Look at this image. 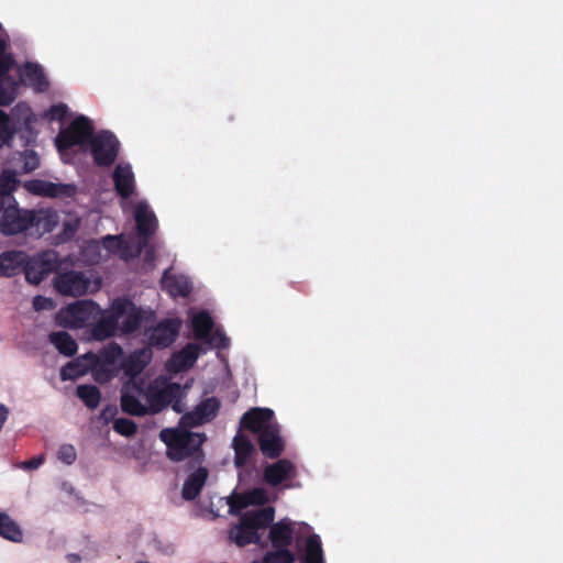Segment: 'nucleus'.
Instances as JSON below:
<instances>
[{"label": "nucleus", "mask_w": 563, "mask_h": 563, "mask_svg": "<svg viewBox=\"0 0 563 563\" xmlns=\"http://www.w3.org/2000/svg\"><path fill=\"white\" fill-rule=\"evenodd\" d=\"M21 108H22L21 103L16 104V107H15V109H21Z\"/></svg>", "instance_id": "680f3d73"}, {"label": "nucleus", "mask_w": 563, "mask_h": 563, "mask_svg": "<svg viewBox=\"0 0 563 563\" xmlns=\"http://www.w3.org/2000/svg\"><path fill=\"white\" fill-rule=\"evenodd\" d=\"M25 76L40 91H44L48 87L43 68L38 64L26 63Z\"/></svg>", "instance_id": "4c0bfd02"}, {"label": "nucleus", "mask_w": 563, "mask_h": 563, "mask_svg": "<svg viewBox=\"0 0 563 563\" xmlns=\"http://www.w3.org/2000/svg\"><path fill=\"white\" fill-rule=\"evenodd\" d=\"M44 463V456L43 455H36L32 459L22 462L21 467L24 470H36Z\"/></svg>", "instance_id": "864d4df0"}, {"label": "nucleus", "mask_w": 563, "mask_h": 563, "mask_svg": "<svg viewBox=\"0 0 563 563\" xmlns=\"http://www.w3.org/2000/svg\"><path fill=\"white\" fill-rule=\"evenodd\" d=\"M0 536L11 542H21L23 532L15 520L0 511Z\"/></svg>", "instance_id": "7c9ffc66"}, {"label": "nucleus", "mask_w": 563, "mask_h": 563, "mask_svg": "<svg viewBox=\"0 0 563 563\" xmlns=\"http://www.w3.org/2000/svg\"><path fill=\"white\" fill-rule=\"evenodd\" d=\"M11 162L19 174H29L40 167L41 159L34 150L24 148L21 152L13 153Z\"/></svg>", "instance_id": "4be33fe9"}, {"label": "nucleus", "mask_w": 563, "mask_h": 563, "mask_svg": "<svg viewBox=\"0 0 563 563\" xmlns=\"http://www.w3.org/2000/svg\"><path fill=\"white\" fill-rule=\"evenodd\" d=\"M246 523V519L242 516L240 525L231 531V538L239 547L255 543L258 540V533L255 529H251Z\"/></svg>", "instance_id": "2f4dec72"}, {"label": "nucleus", "mask_w": 563, "mask_h": 563, "mask_svg": "<svg viewBox=\"0 0 563 563\" xmlns=\"http://www.w3.org/2000/svg\"><path fill=\"white\" fill-rule=\"evenodd\" d=\"M92 122L84 115L76 118L68 128L62 130L56 137V146L59 152L67 151L76 145H82L93 137Z\"/></svg>", "instance_id": "20e7f679"}, {"label": "nucleus", "mask_w": 563, "mask_h": 563, "mask_svg": "<svg viewBox=\"0 0 563 563\" xmlns=\"http://www.w3.org/2000/svg\"><path fill=\"white\" fill-rule=\"evenodd\" d=\"M16 174H19L16 169H4L0 174V198L12 196V191H14L18 186Z\"/></svg>", "instance_id": "ea45409f"}, {"label": "nucleus", "mask_w": 563, "mask_h": 563, "mask_svg": "<svg viewBox=\"0 0 563 563\" xmlns=\"http://www.w3.org/2000/svg\"><path fill=\"white\" fill-rule=\"evenodd\" d=\"M208 341L216 349H228L230 345V339L221 330L210 333Z\"/></svg>", "instance_id": "09e8293b"}, {"label": "nucleus", "mask_w": 563, "mask_h": 563, "mask_svg": "<svg viewBox=\"0 0 563 563\" xmlns=\"http://www.w3.org/2000/svg\"><path fill=\"white\" fill-rule=\"evenodd\" d=\"M67 114L68 107L64 103L53 104L46 113L47 118L52 121H62L67 117Z\"/></svg>", "instance_id": "8fccbe9b"}, {"label": "nucleus", "mask_w": 563, "mask_h": 563, "mask_svg": "<svg viewBox=\"0 0 563 563\" xmlns=\"http://www.w3.org/2000/svg\"><path fill=\"white\" fill-rule=\"evenodd\" d=\"M275 551L267 552L264 556V563H294L295 555L288 549L274 548Z\"/></svg>", "instance_id": "37998d69"}, {"label": "nucleus", "mask_w": 563, "mask_h": 563, "mask_svg": "<svg viewBox=\"0 0 563 563\" xmlns=\"http://www.w3.org/2000/svg\"><path fill=\"white\" fill-rule=\"evenodd\" d=\"M200 354V347L196 343H188L178 353L174 354L167 363V368L173 372H180L190 368Z\"/></svg>", "instance_id": "a211bd4d"}, {"label": "nucleus", "mask_w": 563, "mask_h": 563, "mask_svg": "<svg viewBox=\"0 0 563 563\" xmlns=\"http://www.w3.org/2000/svg\"><path fill=\"white\" fill-rule=\"evenodd\" d=\"M185 390L178 383L165 382L162 387L151 385L146 393L151 415L161 412L166 407L170 406L177 413L185 411Z\"/></svg>", "instance_id": "f03ea898"}, {"label": "nucleus", "mask_w": 563, "mask_h": 563, "mask_svg": "<svg viewBox=\"0 0 563 563\" xmlns=\"http://www.w3.org/2000/svg\"><path fill=\"white\" fill-rule=\"evenodd\" d=\"M135 563H150V562H146V561H139V562H135Z\"/></svg>", "instance_id": "e2e57ef3"}, {"label": "nucleus", "mask_w": 563, "mask_h": 563, "mask_svg": "<svg viewBox=\"0 0 563 563\" xmlns=\"http://www.w3.org/2000/svg\"><path fill=\"white\" fill-rule=\"evenodd\" d=\"M250 505H249V503H246L245 493L238 495L235 497V499L233 500V503L230 504V508L232 510L233 509L242 510L244 508H247Z\"/></svg>", "instance_id": "5fc2aeb1"}, {"label": "nucleus", "mask_w": 563, "mask_h": 563, "mask_svg": "<svg viewBox=\"0 0 563 563\" xmlns=\"http://www.w3.org/2000/svg\"><path fill=\"white\" fill-rule=\"evenodd\" d=\"M133 389L136 394L142 393V388L137 384L125 385L121 391V409L123 412L135 416L143 417L145 415H151L150 407L143 405L140 399L130 390Z\"/></svg>", "instance_id": "2eb2a0df"}, {"label": "nucleus", "mask_w": 563, "mask_h": 563, "mask_svg": "<svg viewBox=\"0 0 563 563\" xmlns=\"http://www.w3.org/2000/svg\"><path fill=\"white\" fill-rule=\"evenodd\" d=\"M30 210L21 209L13 196L0 198V233L4 236L26 232L32 223Z\"/></svg>", "instance_id": "7ed1b4c3"}, {"label": "nucleus", "mask_w": 563, "mask_h": 563, "mask_svg": "<svg viewBox=\"0 0 563 563\" xmlns=\"http://www.w3.org/2000/svg\"><path fill=\"white\" fill-rule=\"evenodd\" d=\"M55 289L65 296L78 297L86 294L89 279L81 272H66L54 279Z\"/></svg>", "instance_id": "6e6552de"}, {"label": "nucleus", "mask_w": 563, "mask_h": 563, "mask_svg": "<svg viewBox=\"0 0 563 563\" xmlns=\"http://www.w3.org/2000/svg\"><path fill=\"white\" fill-rule=\"evenodd\" d=\"M123 301H113L108 314H102L100 320L92 324L90 329L91 338L97 341H103L114 335L119 321L122 319Z\"/></svg>", "instance_id": "0eeeda50"}, {"label": "nucleus", "mask_w": 563, "mask_h": 563, "mask_svg": "<svg viewBox=\"0 0 563 563\" xmlns=\"http://www.w3.org/2000/svg\"><path fill=\"white\" fill-rule=\"evenodd\" d=\"M13 65V58L11 55L5 54V51L0 52V79H4L7 73Z\"/></svg>", "instance_id": "603ef678"}, {"label": "nucleus", "mask_w": 563, "mask_h": 563, "mask_svg": "<svg viewBox=\"0 0 563 563\" xmlns=\"http://www.w3.org/2000/svg\"><path fill=\"white\" fill-rule=\"evenodd\" d=\"M275 510L273 507H266L262 508L255 511H249L243 515V517L246 519V523L250 525L251 529H255L256 531L258 529H264L274 520Z\"/></svg>", "instance_id": "cd10ccee"}, {"label": "nucleus", "mask_w": 563, "mask_h": 563, "mask_svg": "<svg viewBox=\"0 0 563 563\" xmlns=\"http://www.w3.org/2000/svg\"><path fill=\"white\" fill-rule=\"evenodd\" d=\"M25 188L33 195L55 198L62 194V185L43 179H33L25 183Z\"/></svg>", "instance_id": "c85d7f7f"}, {"label": "nucleus", "mask_w": 563, "mask_h": 563, "mask_svg": "<svg viewBox=\"0 0 563 563\" xmlns=\"http://www.w3.org/2000/svg\"><path fill=\"white\" fill-rule=\"evenodd\" d=\"M196 470L186 478L181 496L185 500H194L200 494L208 478V470L200 465H196Z\"/></svg>", "instance_id": "6ab92c4d"}, {"label": "nucleus", "mask_w": 563, "mask_h": 563, "mask_svg": "<svg viewBox=\"0 0 563 563\" xmlns=\"http://www.w3.org/2000/svg\"><path fill=\"white\" fill-rule=\"evenodd\" d=\"M151 238H141L139 241V245L135 250V253L133 256H139L141 253H143V261L144 264L148 266H154V262L156 258V251L155 246L150 242Z\"/></svg>", "instance_id": "79ce46f5"}, {"label": "nucleus", "mask_w": 563, "mask_h": 563, "mask_svg": "<svg viewBox=\"0 0 563 563\" xmlns=\"http://www.w3.org/2000/svg\"><path fill=\"white\" fill-rule=\"evenodd\" d=\"M9 413V408L5 405L0 404V431L2 430L3 424L8 420Z\"/></svg>", "instance_id": "6e6d98bb"}, {"label": "nucleus", "mask_w": 563, "mask_h": 563, "mask_svg": "<svg viewBox=\"0 0 563 563\" xmlns=\"http://www.w3.org/2000/svg\"><path fill=\"white\" fill-rule=\"evenodd\" d=\"M178 319H165L157 323L148 334V342L152 346L164 349L175 342L180 329Z\"/></svg>", "instance_id": "1a4fd4ad"}, {"label": "nucleus", "mask_w": 563, "mask_h": 563, "mask_svg": "<svg viewBox=\"0 0 563 563\" xmlns=\"http://www.w3.org/2000/svg\"><path fill=\"white\" fill-rule=\"evenodd\" d=\"M159 439L166 445V456L169 461L178 463L189 460V470L205 462L202 450L207 440L205 433L180 428H165L159 432Z\"/></svg>", "instance_id": "f257e3e1"}, {"label": "nucleus", "mask_w": 563, "mask_h": 563, "mask_svg": "<svg viewBox=\"0 0 563 563\" xmlns=\"http://www.w3.org/2000/svg\"><path fill=\"white\" fill-rule=\"evenodd\" d=\"M152 354L147 349H140L131 353L123 362L125 374L136 376L141 374L151 362Z\"/></svg>", "instance_id": "a878e982"}, {"label": "nucleus", "mask_w": 563, "mask_h": 563, "mask_svg": "<svg viewBox=\"0 0 563 563\" xmlns=\"http://www.w3.org/2000/svg\"><path fill=\"white\" fill-rule=\"evenodd\" d=\"M27 254L23 251L10 250L0 253V277H14L23 272Z\"/></svg>", "instance_id": "ddd939ff"}, {"label": "nucleus", "mask_w": 563, "mask_h": 563, "mask_svg": "<svg viewBox=\"0 0 563 563\" xmlns=\"http://www.w3.org/2000/svg\"><path fill=\"white\" fill-rule=\"evenodd\" d=\"M76 395L89 409H96L100 404L101 394L95 385H78Z\"/></svg>", "instance_id": "e433bc0d"}, {"label": "nucleus", "mask_w": 563, "mask_h": 563, "mask_svg": "<svg viewBox=\"0 0 563 563\" xmlns=\"http://www.w3.org/2000/svg\"><path fill=\"white\" fill-rule=\"evenodd\" d=\"M49 342L65 356H73L77 352L78 345L76 341L66 331L52 332L49 334Z\"/></svg>", "instance_id": "c756f323"}, {"label": "nucleus", "mask_w": 563, "mask_h": 563, "mask_svg": "<svg viewBox=\"0 0 563 563\" xmlns=\"http://www.w3.org/2000/svg\"><path fill=\"white\" fill-rule=\"evenodd\" d=\"M113 430L124 437H133L137 431L136 423L128 418H118L113 421Z\"/></svg>", "instance_id": "a18cd8bd"}, {"label": "nucleus", "mask_w": 563, "mask_h": 563, "mask_svg": "<svg viewBox=\"0 0 563 563\" xmlns=\"http://www.w3.org/2000/svg\"><path fill=\"white\" fill-rule=\"evenodd\" d=\"M30 217L33 218L29 229L32 235L42 236L49 233L58 223L57 214L49 210H30Z\"/></svg>", "instance_id": "f3484780"}, {"label": "nucleus", "mask_w": 563, "mask_h": 563, "mask_svg": "<svg viewBox=\"0 0 563 563\" xmlns=\"http://www.w3.org/2000/svg\"><path fill=\"white\" fill-rule=\"evenodd\" d=\"M122 347L118 343L111 342L100 350L99 355L103 363L114 364L122 356Z\"/></svg>", "instance_id": "c03bdc74"}, {"label": "nucleus", "mask_w": 563, "mask_h": 563, "mask_svg": "<svg viewBox=\"0 0 563 563\" xmlns=\"http://www.w3.org/2000/svg\"><path fill=\"white\" fill-rule=\"evenodd\" d=\"M98 309V305L91 300H80L67 308V313L73 318L76 325H84L90 319L93 311Z\"/></svg>", "instance_id": "bb28decb"}, {"label": "nucleus", "mask_w": 563, "mask_h": 563, "mask_svg": "<svg viewBox=\"0 0 563 563\" xmlns=\"http://www.w3.org/2000/svg\"><path fill=\"white\" fill-rule=\"evenodd\" d=\"M113 301L124 302L122 318H125L121 322V332L123 334H131L137 331L141 328L144 320V311L142 310V308L136 307L134 302L126 298H117Z\"/></svg>", "instance_id": "dca6fc26"}, {"label": "nucleus", "mask_w": 563, "mask_h": 563, "mask_svg": "<svg viewBox=\"0 0 563 563\" xmlns=\"http://www.w3.org/2000/svg\"><path fill=\"white\" fill-rule=\"evenodd\" d=\"M57 457L64 464L71 465L77 459V453H76L74 445H71V444L60 445L57 451Z\"/></svg>", "instance_id": "de8ad7c7"}, {"label": "nucleus", "mask_w": 563, "mask_h": 563, "mask_svg": "<svg viewBox=\"0 0 563 563\" xmlns=\"http://www.w3.org/2000/svg\"><path fill=\"white\" fill-rule=\"evenodd\" d=\"M264 481L271 486H278L284 481L292 479L297 476L295 465L287 459H279L273 464H268L263 472Z\"/></svg>", "instance_id": "f8f14e48"}, {"label": "nucleus", "mask_w": 563, "mask_h": 563, "mask_svg": "<svg viewBox=\"0 0 563 563\" xmlns=\"http://www.w3.org/2000/svg\"><path fill=\"white\" fill-rule=\"evenodd\" d=\"M245 498L250 506H262L265 505L268 500L265 489L260 487L245 492Z\"/></svg>", "instance_id": "49530a36"}, {"label": "nucleus", "mask_w": 563, "mask_h": 563, "mask_svg": "<svg viewBox=\"0 0 563 563\" xmlns=\"http://www.w3.org/2000/svg\"><path fill=\"white\" fill-rule=\"evenodd\" d=\"M88 365L82 362L81 358H76L60 369V379L62 380H74L82 375H85L88 371Z\"/></svg>", "instance_id": "58836bf2"}, {"label": "nucleus", "mask_w": 563, "mask_h": 563, "mask_svg": "<svg viewBox=\"0 0 563 563\" xmlns=\"http://www.w3.org/2000/svg\"><path fill=\"white\" fill-rule=\"evenodd\" d=\"M257 442L261 452L267 459H278L285 450V442L280 435L278 423L261 432Z\"/></svg>", "instance_id": "9b49d317"}, {"label": "nucleus", "mask_w": 563, "mask_h": 563, "mask_svg": "<svg viewBox=\"0 0 563 563\" xmlns=\"http://www.w3.org/2000/svg\"><path fill=\"white\" fill-rule=\"evenodd\" d=\"M67 559H68L69 563H79L81 560L80 556L76 553L68 554Z\"/></svg>", "instance_id": "13d9d810"}, {"label": "nucleus", "mask_w": 563, "mask_h": 563, "mask_svg": "<svg viewBox=\"0 0 563 563\" xmlns=\"http://www.w3.org/2000/svg\"><path fill=\"white\" fill-rule=\"evenodd\" d=\"M162 283L164 288H166L168 292L174 297H187L190 295L192 289L187 279L177 276H168L166 272Z\"/></svg>", "instance_id": "473e14b6"}, {"label": "nucleus", "mask_w": 563, "mask_h": 563, "mask_svg": "<svg viewBox=\"0 0 563 563\" xmlns=\"http://www.w3.org/2000/svg\"><path fill=\"white\" fill-rule=\"evenodd\" d=\"M58 266V254L53 250L42 252L33 257L27 255L26 265L23 268L25 279L32 285H38Z\"/></svg>", "instance_id": "423d86ee"}, {"label": "nucleus", "mask_w": 563, "mask_h": 563, "mask_svg": "<svg viewBox=\"0 0 563 563\" xmlns=\"http://www.w3.org/2000/svg\"><path fill=\"white\" fill-rule=\"evenodd\" d=\"M218 410L219 401L216 398H208L197 406L195 412L185 413L181 417V422L190 426L199 424L216 417Z\"/></svg>", "instance_id": "412c9836"}, {"label": "nucleus", "mask_w": 563, "mask_h": 563, "mask_svg": "<svg viewBox=\"0 0 563 563\" xmlns=\"http://www.w3.org/2000/svg\"><path fill=\"white\" fill-rule=\"evenodd\" d=\"M135 222L139 238H151L157 229V219L146 203H139L135 209Z\"/></svg>", "instance_id": "aec40b11"}, {"label": "nucleus", "mask_w": 563, "mask_h": 563, "mask_svg": "<svg viewBox=\"0 0 563 563\" xmlns=\"http://www.w3.org/2000/svg\"><path fill=\"white\" fill-rule=\"evenodd\" d=\"M120 151V142L110 131H101L97 133L90 143V153L93 162L99 167L111 166Z\"/></svg>", "instance_id": "39448f33"}, {"label": "nucleus", "mask_w": 563, "mask_h": 563, "mask_svg": "<svg viewBox=\"0 0 563 563\" xmlns=\"http://www.w3.org/2000/svg\"><path fill=\"white\" fill-rule=\"evenodd\" d=\"M112 179L117 194L129 199L135 190V177L130 164H119L113 170Z\"/></svg>", "instance_id": "4468645a"}, {"label": "nucleus", "mask_w": 563, "mask_h": 563, "mask_svg": "<svg viewBox=\"0 0 563 563\" xmlns=\"http://www.w3.org/2000/svg\"><path fill=\"white\" fill-rule=\"evenodd\" d=\"M294 529L290 522L280 520L274 523L269 530V540L273 548L287 549L294 540Z\"/></svg>", "instance_id": "5701e85b"}, {"label": "nucleus", "mask_w": 563, "mask_h": 563, "mask_svg": "<svg viewBox=\"0 0 563 563\" xmlns=\"http://www.w3.org/2000/svg\"><path fill=\"white\" fill-rule=\"evenodd\" d=\"M302 563H324L322 544L318 534L307 538Z\"/></svg>", "instance_id": "f704fd0d"}, {"label": "nucleus", "mask_w": 563, "mask_h": 563, "mask_svg": "<svg viewBox=\"0 0 563 563\" xmlns=\"http://www.w3.org/2000/svg\"><path fill=\"white\" fill-rule=\"evenodd\" d=\"M25 111L26 114L23 118V122L21 124H16L15 135H18L21 147L27 148L36 143L37 132L33 128L35 118L32 111L27 107H25Z\"/></svg>", "instance_id": "393cba45"}, {"label": "nucleus", "mask_w": 563, "mask_h": 563, "mask_svg": "<svg viewBox=\"0 0 563 563\" xmlns=\"http://www.w3.org/2000/svg\"><path fill=\"white\" fill-rule=\"evenodd\" d=\"M16 132V123L3 110H0V148L12 147Z\"/></svg>", "instance_id": "c9c22d12"}, {"label": "nucleus", "mask_w": 563, "mask_h": 563, "mask_svg": "<svg viewBox=\"0 0 563 563\" xmlns=\"http://www.w3.org/2000/svg\"><path fill=\"white\" fill-rule=\"evenodd\" d=\"M273 418L274 411L272 409L255 407L251 408L242 416L240 426L260 435L266 428L276 424Z\"/></svg>", "instance_id": "9d476101"}, {"label": "nucleus", "mask_w": 563, "mask_h": 563, "mask_svg": "<svg viewBox=\"0 0 563 563\" xmlns=\"http://www.w3.org/2000/svg\"><path fill=\"white\" fill-rule=\"evenodd\" d=\"M117 413V408L115 407H112V406H107L102 411H101V418L104 419V420H109L111 419L112 417H114V415Z\"/></svg>", "instance_id": "4d7b16f0"}, {"label": "nucleus", "mask_w": 563, "mask_h": 563, "mask_svg": "<svg viewBox=\"0 0 563 563\" xmlns=\"http://www.w3.org/2000/svg\"><path fill=\"white\" fill-rule=\"evenodd\" d=\"M97 358H98L97 355L91 352L84 355V360L90 361V364L95 363L97 361Z\"/></svg>", "instance_id": "bf43d9fd"}, {"label": "nucleus", "mask_w": 563, "mask_h": 563, "mask_svg": "<svg viewBox=\"0 0 563 563\" xmlns=\"http://www.w3.org/2000/svg\"><path fill=\"white\" fill-rule=\"evenodd\" d=\"M33 308L34 310L36 311H42V310H51L54 308V303H53V300L51 298H46L44 296H35L33 298Z\"/></svg>", "instance_id": "3c124183"}, {"label": "nucleus", "mask_w": 563, "mask_h": 563, "mask_svg": "<svg viewBox=\"0 0 563 563\" xmlns=\"http://www.w3.org/2000/svg\"><path fill=\"white\" fill-rule=\"evenodd\" d=\"M16 97V82L10 77L0 79V106H9Z\"/></svg>", "instance_id": "a19ab883"}, {"label": "nucleus", "mask_w": 563, "mask_h": 563, "mask_svg": "<svg viewBox=\"0 0 563 563\" xmlns=\"http://www.w3.org/2000/svg\"><path fill=\"white\" fill-rule=\"evenodd\" d=\"M194 335L198 340H207L213 328V320L209 312H198L191 321Z\"/></svg>", "instance_id": "72a5a7b5"}, {"label": "nucleus", "mask_w": 563, "mask_h": 563, "mask_svg": "<svg viewBox=\"0 0 563 563\" xmlns=\"http://www.w3.org/2000/svg\"><path fill=\"white\" fill-rule=\"evenodd\" d=\"M117 239H118L117 236L108 235V236L106 238V241H111V242H113V241H115Z\"/></svg>", "instance_id": "052dcab7"}, {"label": "nucleus", "mask_w": 563, "mask_h": 563, "mask_svg": "<svg viewBox=\"0 0 563 563\" xmlns=\"http://www.w3.org/2000/svg\"><path fill=\"white\" fill-rule=\"evenodd\" d=\"M232 445L235 453L234 465L238 468H241L245 466L249 463L250 459L252 457L255 451L254 444L252 443L247 435L239 432L233 438Z\"/></svg>", "instance_id": "b1692460"}]
</instances>
